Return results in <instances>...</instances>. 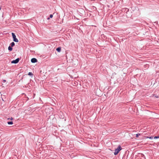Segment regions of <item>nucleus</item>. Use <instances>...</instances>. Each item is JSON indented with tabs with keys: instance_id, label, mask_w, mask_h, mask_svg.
I'll return each mask as SVG.
<instances>
[{
	"instance_id": "nucleus-14",
	"label": "nucleus",
	"mask_w": 159,
	"mask_h": 159,
	"mask_svg": "<svg viewBox=\"0 0 159 159\" xmlns=\"http://www.w3.org/2000/svg\"><path fill=\"white\" fill-rule=\"evenodd\" d=\"M6 82V80H2V82Z\"/></svg>"
},
{
	"instance_id": "nucleus-3",
	"label": "nucleus",
	"mask_w": 159,
	"mask_h": 159,
	"mask_svg": "<svg viewBox=\"0 0 159 159\" xmlns=\"http://www.w3.org/2000/svg\"><path fill=\"white\" fill-rule=\"evenodd\" d=\"M19 58H17L15 60L12 61H11V63L13 64H16L19 62Z\"/></svg>"
},
{
	"instance_id": "nucleus-12",
	"label": "nucleus",
	"mask_w": 159,
	"mask_h": 159,
	"mask_svg": "<svg viewBox=\"0 0 159 159\" xmlns=\"http://www.w3.org/2000/svg\"><path fill=\"white\" fill-rule=\"evenodd\" d=\"M140 135V134H137L136 135V137H137V138H138L139 135Z\"/></svg>"
},
{
	"instance_id": "nucleus-9",
	"label": "nucleus",
	"mask_w": 159,
	"mask_h": 159,
	"mask_svg": "<svg viewBox=\"0 0 159 159\" xmlns=\"http://www.w3.org/2000/svg\"><path fill=\"white\" fill-rule=\"evenodd\" d=\"M28 75H30V76H32L33 75V74H32V73L31 72H29L28 73Z\"/></svg>"
},
{
	"instance_id": "nucleus-15",
	"label": "nucleus",
	"mask_w": 159,
	"mask_h": 159,
	"mask_svg": "<svg viewBox=\"0 0 159 159\" xmlns=\"http://www.w3.org/2000/svg\"><path fill=\"white\" fill-rule=\"evenodd\" d=\"M63 20H61V21H60V23H63Z\"/></svg>"
},
{
	"instance_id": "nucleus-2",
	"label": "nucleus",
	"mask_w": 159,
	"mask_h": 159,
	"mask_svg": "<svg viewBox=\"0 0 159 159\" xmlns=\"http://www.w3.org/2000/svg\"><path fill=\"white\" fill-rule=\"evenodd\" d=\"M11 34L13 41L15 42H18L19 41L16 38L15 34L13 33H12Z\"/></svg>"
},
{
	"instance_id": "nucleus-10",
	"label": "nucleus",
	"mask_w": 159,
	"mask_h": 159,
	"mask_svg": "<svg viewBox=\"0 0 159 159\" xmlns=\"http://www.w3.org/2000/svg\"><path fill=\"white\" fill-rule=\"evenodd\" d=\"M147 138H149L150 139H152L153 138V137L152 136H151V137H147Z\"/></svg>"
},
{
	"instance_id": "nucleus-19",
	"label": "nucleus",
	"mask_w": 159,
	"mask_h": 159,
	"mask_svg": "<svg viewBox=\"0 0 159 159\" xmlns=\"http://www.w3.org/2000/svg\"><path fill=\"white\" fill-rule=\"evenodd\" d=\"M156 97L157 98H158V96H156Z\"/></svg>"
},
{
	"instance_id": "nucleus-8",
	"label": "nucleus",
	"mask_w": 159,
	"mask_h": 159,
	"mask_svg": "<svg viewBox=\"0 0 159 159\" xmlns=\"http://www.w3.org/2000/svg\"><path fill=\"white\" fill-rule=\"evenodd\" d=\"M7 124L8 125H12L13 124V122L12 121H8L7 122Z\"/></svg>"
},
{
	"instance_id": "nucleus-5",
	"label": "nucleus",
	"mask_w": 159,
	"mask_h": 159,
	"mask_svg": "<svg viewBox=\"0 0 159 159\" xmlns=\"http://www.w3.org/2000/svg\"><path fill=\"white\" fill-rule=\"evenodd\" d=\"M56 50L59 52H60L61 51V48L59 47L56 49Z\"/></svg>"
},
{
	"instance_id": "nucleus-13",
	"label": "nucleus",
	"mask_w": 159,
	"mask_h": 159,
	"mask_svg": "<svg viewBox=\"0 0 159 159\" xmlns=\"http://www.w3.org/2000/svg\"><path fill=\"white\" fill-rule=\"evenodd\" d=\"M53 17V15L52 14H51L50 16V17L52 18Z\"/></svg>"
},
{
	"instance_id": "nucleus-7",
	"label": "nucleus",
	"mask_w": 159,
	"mask_h": 159,
	"mask_svg": "<svg viewBox=\"0 0 159 159\" xmlns=\"http://www.w3.org/2000/svg\"><path fill=\"white\" fill-rule=\"evenodd\" d=\"M10 45L11 47H13L15 45V43L14 42L11 43L10 44Z\"/></svg>"
},
{
	"instance_id": "nucleus-16",
	"label": "nucleus",
	"mask_w": 159,
	"mask_h": 159,
	"mask_svg": "<svg viewBox=\"0 0 159 159\" xmlns=\"http://www.w3.org/2000/svg\"><path fill=\"white\" fill-rule=\"evenodd\" d=\"M13 120V118L12 117H11L10 118V120Z\"/></svg>"
},
{
	"instance_id": "nucleus-11",
	"label": "nucleus",
	"mask_w": 159,
	"mask_h": 159,
	"mask_svg": "<svg viewBox=\"0 0 159 159\" xmlns=\"http://www.w3.org/2000/svg\"><path fill=\"white\" fill-rule=\"evenodd\" d=\"M159 138V136H155L154 137V139H156Z\"/></svg>"
},
{
	"instance_id": "nucleus-6",
	"label": "nucleus",
	"mask_w": 159,
	"mask_h": 159,
	"mask_svg": "<svg viewBox=\"0 0 159 159\" xmlns=\"http://www.w3.org/2000/svg\"><path fill=\"white\" fill-rule=\"evenodd\" d=\"M8 49L9 51H11L12 50V48L10 46L8 47Z\"/></svg>"
},
{
	"instance_id": "nucleus-17",
	"label": "nucleus",
	"mask_w": 159,
	"mask_h": 159,
	"mask_svg": "<svg viewBox=\"0 0 159 159\" xmlns=\"http://www.w3.org/2000/svg\"><path fill=\"white\" fill-rule=\"evenodd\" d=\"M49 19H50V18H49V17H48V18H47V19L48 20Z\"/></svg>"
},
{
	"instance_id": "nucleus-4",
	"label": "nucleus",
	"mask_w": 159,
	"mask_h": 159,
	"mask_svg": "<svg viewBox=\"0 0 159 159\" xmlns=\"http://www.w3.org/2000/svg\"><path fill=\"white\" fill-rule=\"evenodd\" d=\"M31 62L32 63H34L37 62V60L35 58H32L31 59Z\"/></svg>"
},
{
	"instance_id": "nucleus-18",
	"label": "nucleus",
	"mask_w": 159,
	"mask_h": 159,
	"mask_svg": "<svg viewBox=\"0 0 159 159\" xmlns=\"http://www.w3.org/2000/svg\"><path fill=\"white\" fill-rule=\"evenodd\" d=\"M5 22H6V23H7V21H6V20H5Z\"/></svg>"
},
{
	"instance_id": "nucleus-1",
	"label": "nucleus",
	"mask_w": 159,
	"mask_h": 159,
	"mask_svg": "<svg viewBox=\"0 0 159 159\" xmlns=\"http://www.w3.org/2000/svg\"><path fill=\"white\" fill-rule=\"evenodd\" d=\"M122 149V148H121L120 145H119L118 148L115 150V152H114V154L115 155H117L118 153Z\"/></svg>"
}]
</instances>
